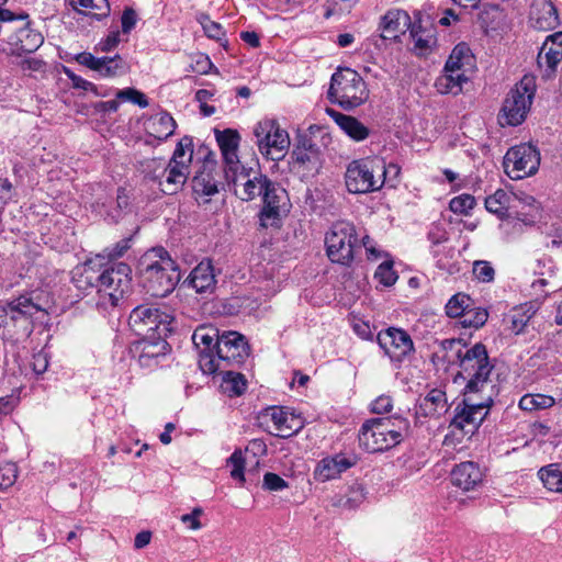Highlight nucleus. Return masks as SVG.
<instances>
[{
    "mask_svg": "<svg viewBox=\"0 0 562 562\" xmlns=\"http://www.w3.org/2000/svg\"><path fill=\"white\" fill-rule=\"evenodd\" d=\"M198 21L207 37L216 41H221L223 37H225V31L223 26L220 23L212 21L209 15L201 14L198 18Z\"/></svg>",
    "mask_w": 562,
    "mask_h": 562,
    "instance_id": "obj_50",
    "label": "nucleus"
},
{
    "mask_svg": "<svg viewBox=\"0 0 562 562\" xmlns=\"http://www.w3.org/2000/svg\"><path fill=\"white\" fill-rule=\"evenodd\" d=\"M396 178L400 173L397 165H385L382 158H363L351 161L345 173L346 187L350 193L364 194L379 191L385 182H392L389 175Z\"/></svg>",
    "mask_w": 562,
    "mask_h": 562,
    "instance_id": "obj_3",
    "label": "nucleus"
},
{
    "mask_svg": "<svg viewBox=\"0 0 562 562\" xmlns=\"http://www.w3.org/2000/svg\"><path fill=\"white\" fill-rule=\"evenodd\" d=\"M441 347L445 350L443 358L449 363H454L458 361V351L465 350L467 346L462 342L461 339H445L441 342Z\"/></svg>",
    "mask_w": 562,
    "mask_h": 562,
    "instance_id": "obj_54",
    "label": "nucleus"
},
{
    "mask_svg": "<svg viewBox=\"0 0 562 562\" xmlns=\"http://www.w3.org/2000/svg\"><path fill=\"white\" fill-rule=\"evenodd\" d=\"M555 404L554 397L546 394H525L520 397L518 406L525 412H537L552 407Z\"/></svg>",
    "mask_w": 562,
    "mask_h": 562,
    "instance_id": "obj_40",
    "label": "nucleus"
},
{
    "mask_svg": "<svg viewBox=\"0 0 562 562\" xmlns=\"http://www.w3.org/2000/svg\"><path fill=\"white\" fill-rule=\"evenodd\" d=\"M171 316L154 304H140L128 317L131 329L138 336L155 338L170 331Z\"/></svg>",
    "mask_w": 562,
    "mask_h": 562,
    "instance_id": "obj_11",
    "label": "nucleus"
},
{
    "mask_svg": "<svg viewBox=\"0 0 562 562\" xmlns=\"http://www.w3.org/2000/svg\"><path fill=\"white\" fill-rule=\"evenodd\" d=\"M130 248V239H122L116 243L112 248H106L104 251L106 257L115 259L122 257L125 251Z\"/></svg>",
    "mask_w": 562,
    "mask_h": 562,
    "instance_id": "obj_64",
    "label": "nucleus"
},
{
    "mask_svg": "<svg viewBox=\"0 0 562 562\" xmlns=\"http://www.w3.org/2000/svg\"><path fill=\"white\" fill-rule=\"evenodd\" d=\"M222 374L221 390L229 397L240 396L247 389L244 374L231 370H218Z\"/></svg>",
    "mask_w": 562,
    "mask_h": 562,
    "instance_id": "obj_38",
    "label": "nucleus"
},
{
    "mask_svg": "<svg viewBox=\"0 0 562 562\" xmlns=\"http://www.w3.org/2000/svg\"><path fill=\"white\" fill-rule=\"evenodd\" d=\"M203 514L202 508L195 507L190 514L181 516V521L187 524L190 529L198 530L202 527L199 517Z\"/></svg>",
    "mask_w": 562,
    "mask_h": 562,
    "instance_id": "obj_62",
    "label": "nucleus"
},
{
    "mask_svg": "<svg viewBox=\"0 0 562 562\" xmlns=\"http://www.w3.org/2000/svg\"><path fill=\"white\" fill-rule=\"evenodd\" d=\"M413 26L411 16L403 10H391L383 15L381 27L383 38H397L398 34H404L406 30Z\"/></svg>",
    "mask_w": 562,
    "mask_h": 562,
    "instance_id": "obj_28",
    "label": "nucleus"
},
{
    "mask_svg": "<svg viewBox=\"0 0 562 562\" xmlns=\"http://www.w3.org/2000/svg\"><path fill=\"white\" fill-rule=\"evenodd\" d=\"M541 15L536 19V26L539 29H553L559 23L558 11L552 2H542Z\"/></svg>",
    "mask_w": 562,
    "mask_h": 562,
    "instance_id": "obj_48",
    "label": "nucleus"
},
{
    "mask_svg": "<svg viewBox=\"0 0 562 562\" xmlns=\"http://www.w3.org/2000/svg\"><path fill=\"white\" fill-rule=\"evenodd\" d=\"M296 164L305 166L308 171H318L321 168V151L316 144L303 139L292 153Z\"/></svg>",
    "mask_w": 562,
    "mask_h": 562,
    "instance_id": "obj_33",
    "label": "nucleus"
},
{
    "mask_svg": "<svg viewBox=\"0 0 562 562\" xmlns=\"http://www.w3.org/2000/svg\"><path fill=\"white\" fill-rule=\"evenodd\" d=\"M192 153V139L190 137H183L177 144L172 158L169 161L175 164H180V161H182L184 165L190 166Z\"/></svg>",
    "mask_w": 562,
    "mask_h": 562,
    "instance_id": "obj_49",
    "label": "nucleus"
},
{
    "mask_svg": "<svg viewBox=\"0 0 562 562\" xmlns=\"http://www.w3.org/2000/svg\"><path fill=\"white\" fill-rule=\"evenodd\" d=\"M3 36L13 55L33 53L44 42L42 34L30 26L26 13L15 14L12 12L11 19L3 24Z\"/></svg>",
    "mask_w": 562,
    "mask_h": 562,
    "instance_id": "obj_6",
    "label": "nucleus"
},
{
    "mask_svg": "<svg viewBox=\"0 0 562 562\" xmlns=\"http://www.w3.org/2000/svg\"><path fill=\"white\" fill-rule=\"evenodd\" d=\"M148 130L155 138L164 140L173 134L176 122L169 113L161 112L149 119Z\"/></svg>",
    "mask_w": 562,
    "mask_h": 562,
    "instance_id": "obj_37",
    "label": "nucleus"
},
{
    "mask_svg": "<svg viewBox=\"0 0 562 562\" xmlns=\"http://www.w3.org/2000/svg\"><path fill=\"white\" fill-rule=\"evenodd\" d=\"M538 476L543 486L551 492H562V471L558 464L542 467L538 471Z\"/></svg>",
    "mask_w": 562,
    "mask_h": 562,
    "instance_id": "obj_41",
    "label": "nucleus"
},
{
    "mask_svg": "<svg viewBox=\"0 0 562 562\" xmlns=\"http://www.w3.org/2000/svg\"><path fill=\"white\" fill-rule=\"evenodd\" d=\"M488 318V313L482 307H469V311L460 319V324L465 328H480Z\"/></svg>",
    "mask_w": 562,
    "mask_h": 562,
    "instance_id": "obj_47",
    "label": "nucleus"
},
{
    "mask_svg": "<svg viewBox=\"0 0 562 562\" xmlns=\"http://www.w3.org/2000/svg\"><path fill=\"white\" fill-rule=\"evenodd\" d=\"M215 136L225 162L224 171L239 169L237 149L240 137L238 132L231 128L224 131L216 130Z\"/></svg>",
    "mask_w": 562,
    "mask_h": 562,
    "instance_id": "obj_24",
    "label": "nucleus"
},
{
    "mask_svg": "<svg viewBox=\"0 0 562 562\" xmlns=\"http://www.w3.org/2000/svg\"><path fill=\"white\" fill-rule=\"evenodd\" d=\"M449 205L453 213L468 214L475 206V199L470 194H461L453 198Z\"/></svg>",
    "mask_w": 562,
    "mask_h": 562,
    "instance_id": "obj_53",
    "label": "nucleus"
},
{
    "mask_svg": "<svg viewBox=\"0 0 562 562\" xmlns=\"http://www.w3.org/2000/svg\"><path fill=\"white\" fill-rule=\"evenodd\" d=\"M374 278L379 281V283L384 286L393 285L397 280V274L393 269L392 261L382 262L375 270Z\"/></svg>",
    "mask_w": 562,
    "mask_h": 562,
    "instance_id": "obj_51",
    "label": "nucleus"
},
{
    "mask_svg": "<svg viewBox=\"0 0 562 562\" xmlns=\"http://www.w3.org/2000/svg\"><path fill=\"white\" fill-rule=\"evenodd\" d=\"M327 113L344 133L355 142H363L367 139L371 131L357 117L327 109Z\"/></svg>",
    "mask_w": 562,
    "mask_h": 562,
    "instance_id": "obj_27",
    "label": "nucleus"
},
{
    "mask_svg": "<svg viewBox=\"0 0 562 562\" xmlns=\"http://www.w3.org/2000/svg\"><path fill=\"white\" fill-rule=\"evenodd\" d=\"M78 14L76 21L88 23L100 21L110 14L111 8L109 0H65Z\"/></svg>",
    "mask_w": 562,
    "mask_h": 562,
    "instance_id": "obj_21",
    "label": "nucleus"
},
{
    "mask_svg": "<svg viewBox=\"0 0 562 562\" xmlns=\"http://www.w3.org/2000/svg\"><path fill=\"white\" fill-rule=\"evenodd\" d=\"M190 284L198 293H212L216 285L210 260L201 261L190 273Z\"/></svg>",
    "mask_w": 562,
    "mask_h": 562,
    "instance_id": "obj_30",
    "label": "nucleus"
},
{
    "mask_svg": "<svg viewBox=\"0 0 562 562\" xmlns=\"http://www.w3.org/2000/svg\"><path fill=\"white\" fill-rule=\"evenodd\" d=\"M535 93V78L532 76H524L504 100L502 113L507 125L517 126L525 121L532 104Z\"/></svg>",
    "mask_w": 562,
    "mask_h": 562,
    "instance_id": "obj_10",
    "label": "nucleus"
},
{
    "mask_svg": "<svg viewBox=\"0 0 562 562\" xmlns=\"http://www.w3.org/2000/svg\"><path fill=\"white\" fill-rule=\"evenodd\" d=\"M18 477V469L14 463L0 465V490H7L14 484Z\"/></svg>",
    "mask_w": 562,
    "mask_h": 562,
    "instance_id": "obj_56",
    "label": "nucleus"
},
{
    "mask_svg": "<svg viewBox=\"0 0 562 562\" xmlns=\"http://www.w3.org/2000/svg\"><path fill=\"white\" fill-rule=\"evenodd\" d=\"M137 268L143 286L151 296H167L180 281V271L176 262L161 247L145 252Z\"/></svg>",
    "mask_w": 562,
    "mask_h": 562,
    "instance_id": "obj_1",
    "label": "nucleus"
},
{
    "mask_svg": "<svg viewBox=\"0 0 562 562\" xmlns=\"http://www.w3.org/2000/svg\"><path fill=\"white\" fill-rule=\"evenodd\" d=\"M16 312L24 316H33L35 312L43 311V308L33 301L29 295H20L19 297L10 301L7 304V310Z\"/></svg>",
    "mask_w": 562,
    "mask_h": 562,
    "instance_id": "obj_45",
    "label": "nucleus"
},
{
    "mask_svg": "<svg viewBox=\"0 0 562 562\" xmlns=\"http://www.w3.org/2000/svg\"><path fill=\"white\" fill-rule=\"evenodd\" d=\"M370 407L373 414H386L393 408V400L389 395H380L371 403Z\"/></svg>",
    "mask_w": 562,
    "mask_h": 562,
    "instance_id": "obj_60",
    "label": "nucleus"
},
{
    "mask_svg": "<svg viewBox=\"0 0 562 562\" xmlns=\"http://www.w3.org/2000/svg\"><path fill=\"white\" fill-rule=\"evenodd\" d=\"M189 169L190 166L184 165L182 161L180 164L166 162V179L159 181L160 190L165 194L177 193L186 183L190 172Z\"/></svg>",
    "mask_w": 562,
    "mask_h": 562,
    "instance_id": "obj_29",
    "label": "nucleus"
},
{
    "mask_svg": "<svg viewBox=\"0 0 562 562\" xmlns=\"http://www.w3.org/2000/svg\"><path fill=\"white\" fill-rule=\"evenodd\" d=\"M221 334L211 326H200L192 335V342L199 350V366L206 374L216 373L218 364L215 357V342Z\"/></svg>",
    "mask_w": 562,
    "mask_h": 562,
    "instance_id": "obj_17",
    "label": "nucleus"
},
{
    "mask_svg": "<svg viewBox=\"0 0 562 562\" xmlns=\"http://www.w3.org/2000/svg\"><path fill=\"white\" fill-rule=\"evenodd\" d=\"M122 33L119 30H112L105 38L101 40L97 48L101 52L113 50L122 41Z\"/></svg>",
    "mask_w": 562,
    "mask_h": 562,
    "instance_id": "obj_59",
    "label": "nucleus"
},
{
    "mask_svg": "<svg viewBox=\"0 0 562 562\" xmlns=\"http://www.w3.org/2000/svg\"><path fill=\"white\" fill-rule=\"evenodd\" d=\"M472 60V55L470 54V49L465 44H458L450 54L445 66L449 69L464 71L465 66H470Z\"/></svg>",
    "mask_w": 562,
    "mask_h": 562,
    "instance_id": "obj_43",
    "label": "nucleus"
},
{
    "mask_svg": "<svg viewBox=\"0 0 562 562\" xmlns=\"http://www.w3.org/2000/svg\"><path fill=\"white\" fill-rule=\"evenodd\" d=\"M131 268L124 262H117L106 268L95 278L97 291L102 300V304L110 303L117 305L119 301L131 290Z\"/></svg>",
    "mask_w": 562,
    "mask_h": 562,
    "instance_id": "obj_9",
    "label": "nucleus"
},
{
    "mask_svg": "<svg viewBox=\"0 0 562 562\" xmlns=\"http://www.w3.org/2000/svg\"><path fill=\"white\" fill-rule=\"evenodd\" d=\"M227 463L233 467L231 476L238 480L241 484L245 482L244 465L245 459L240 450H236L228 458Z\"/></svg>",
    "mask_w": 562,
    "mask_h": 562,
    "instance_id": "obj_55",
    "label": "nucleus"
},
{
    "mask_svg": "<svg viewBox=\"0 0 562 562\" xmlns=\"http://www.w3.org/2000/svg\"><path fill=\"white\" fill-rule=\"evenodd\" d=\"M355 461L345 454L338 453L322 459L315 470L314 479L319 482H327L337 479L342 472L355 465Z\"/></svg>",
    "mask_w": 562,
    "mask_h": 562,
    "instance_id": "obj_20",
    "label": "nucleus"
},
{
    "mask_svg": "<svg viewBox=\"0 0 562 562\" xmlns=\"http://www.w3.org/2000/svg\"><path fill=\"white\" fill-rule=\"evenodd\" d=\"M262 487L267 491L278 492L288 488L289 484L280 475L272 472H267L263 475Z\"/></svg>",
    "mask_w": 562,
    "mask_h": 562,
    "instance_id": "obj_58",
    "label": "nucleus"
},
{
    "mask_svg": "<svg viewBox=\"0 0 562 562\" xmlns=\"http://www.w3.org/2000/svg\"><path fill=\"white\" fill-rule=\"evenodd\" d=\"M473 274L481 282H492L495 270L488 261L477 260L473 263Z\"/></svg>",
    "mask_w": 562,
    "mask_h": 562,
    "instance_id": "obj_57",
    "label": "nucleus"
},
{
    "mask_svg": "<svg viewBox=\"0 0 562 562\" xmlns=\"http://www.w3.org/2000/svg\"><path fill=\"white\" fill-rule=\"evenodd\" d=\"M116 98L119 100L130 101L134 104H137L142 109L147 108L149 104L146 95L134 88L117 90Z\"/></svg>",
    "mask_w": 562,
    "mask_h": 562,
    "instance_id": "obj_52",
    "label": "nucleus"
},
{
    "mask_svg": "<svg viewBox=\"0 0 562 562\" xmlns=\"http://www.w3.org/2000/svg\"><path fill=\"white\" fill-rule=\"evenodd\" d=\"M513 199V206L518 207L521 206V209L528 207V212L519 211L517 212V220L522 222L526 225H533L536 221L540 217V203L537 202V200L524 192V191H517L512 193Z\"/></svg>",
    "mask_w": 562,
    "mask_h": 562,
    "instance_id": "obj_32",
    "label": "nucleus"
},
{
    "mask_svg": "<svg viewBox=\"0 0 562 562\" xmlns=\"http://www.w3.org/2000/svg\"><path fill=\"white\" fill-rule=\"evenodd\" d=\"M376 340L391 361L402 362L415 351L411 336L401 328L389 327L381 330Z\"/></svg>",
    "mask_w": 562,
    "mask_h": 562,
    "instance_id": "obj_18",
    "label": "nucleus"
},
{
    "mask_svg": "<svg viewBox=\"0 0 562 562\" xmlns=\"http://www.w3.org/2000/svg\"><path fill=\"white\" fill-rule=\"evenodd\" d=\"M327 97L331 103L344 110H353L369 98V90L362 77L351 68H338L330 79Z\"/></svg>",
    "mask_w": 562,
    "mask_h": 562,
    "instance_id": "obj_5",
    "label": "nucleus"
},
{
    "mask_svg": "<svg viewBox=\"0 0 562 562\" xmlns=\"http://www.w3.org/2000/svg\"><path fill=\"white\" fill-rule=\"evenodd\" d=\"M483 392L463 391L462 404L456 407V414L451 420V426L463 430L465 434L473 432L488 414L494 396L485 400Z\"/></svg>",
    "mask_w": 562,
    "mask_h": 562,
    "instance_id": "obj_8",
    "label": "nucleus"
},
{
    "mask_svg": "<svg viewBox=\"0 0 562 562\" xmlns=\"http://www.w3.org/2000/svg\"><path fill=\"white\" fill-rule=\"evenodd\" d=\"M469 78L464 71H459L447 68L445 66L443 74L436 80V88L440 93H451L453 95L462 92L463 85L467 83Z\"/></svg>",
    "mask_w": 562,
    "mask_h": 562,
    "instance_id": "obj_36",
    "label": "nucleus"
},
{
    "mask_svg": "<svg viewBox=\"0 0 562 562\" xmlns=\"http://www.w3.org/2000/svg\"><path fill=\"white\" fill-rule=\"evenodd\" d=\"M473 305V300L470 297V295L459 292L454 295H452L449 301L447 302L445 310L447 316L450 318H457L464 315L465 312L469 311V307Z\"/></svg>",
    "mask_w": 562,
    "mask_h": 562,
    "instance_id": "obj_42",
    "label": "nucleus"
},
{
    "mask_svg": "<svg viewBox=\"0 0 562 562\" xmlns=\"http://www.w3.org/2000/svg\"><path fill=\"white\" fill-rule=\"evenodd\" d=\"M262 207L259 212V223L263 228L278 227L282 214L288 212L289 195L279 183L270 180L261 194Z\"/></svg>",
    "mask_w": 562,
    "mask_h": 562,
    "instance_id": "obj_14",
    "label": "nucleus"
},
{
    "mask_svg": "<svg viewBox=\"0 0 562 562\" xmlns=\"http://www.w3.org/2000/svg\"><path fill=\"white\" fill-rule=\"evenodd\" d=\"M256 144L262 156L273 161L281 160L290 147V137L274 120H263L254 128Z\"/></svg>",
    "mask_w": 562,
    "mask_h": 562,
    "instance_id": "obj_12",
    "label": "nucleus"
},
{
    "mask_svg": "<svg viewBox=\"0 0 562 562\" xmlns=\"http://www.w3.org/2000/svg\"><path fill=\"white\" fill-rule=\"evenodd\" d=\"M510 202L512 196L505 190L498 189L494 194L485 199V207L488 212L503 216L505 215Z\"/></svg>",
    "mask_w": 562,
    "mask_h": 562,
    "instance_id": "obj_44",
    "label": "nucleus"
},
{
    "mask_svg": "<svg viewBox=\"0 0 562 562\" xmlns=\"http://www.w3.org/2000/svg\"><path fill=\"white\" fill-rule=\"evenodd\" d=\"M325 245L328 258L336 263L348 266L355 257L358 244V234L352 223L340 221L333 224L326 234Z\"/></svg>",
    "mask_w": 562,
    "mask_h": 562,
    "instance_id": "obj_7",
    "label": "nucleus"
},
{
    "mask_svg": "<svg viewBox=\"0 0 562 562\" xmlns=\"http://www.w3.org/2000/svg\"><path fill=\"white\" fill-rule=\"evenodd\" d=\"M167 347L168 344L164 336L145 337L136 346V349L139 350L138 363L144 368L157 366L159 358L165 357Z\"/></svg>",
    "mask_w": 562,
    "mask_h": 562,
    "instance_id": "obj_25",
    "label": "nucleus"
},
{
    "mask_svg": "<svg viewBox=\"0 0 562 562\" xmlns=\"http://www.w3.org/2000/svg\"><path fill=\"white\" fill-rule=\"evenodd\" d=\"M483 481L479 465L473 461H465L456 465L451 472V482L463 491H471Z\"/></svg>",
    "mask_w": 562,
    "mask_h": 562,
    "instance_id": "obj_26",
    "label": "nucleus"
},
{
    "mask_svg": "<svg viewBox=\"0 0 562 562\" xmlns=\"http://www.w3.org/2000/svg\"><path fill=\"white\" fill-rule=\"evenodd\" d=\"M408 430L409 422L401 416L370 418L359 430V445L367 452H382L401 443Z\"/></svg>",
    "mask_w": 562,
    "mask_h": 562,
    "instance_id": "obj_2",
    "label": "nucleus"
},
{
    "mask_svg": "<svg viewBox=\"0 0 562 562\" xmlns=\"http://www.w3.org/2000/svg\"><path fill=\"white\" fill-rule=\"evenodd\" d=\"M215 167L205 162L202 170L196 172L192 179V188L196 194L211 196L218 192V180L214 176Z\"/></svg>",
    "mask_w": 562,
    "mask_h": 562,
    "instance_id": "obj_34",
    "label": "nucleus"
},
{
    "mask_svg": "<svg viewBox=\"0 0 562 562\" xmlns=\"http://www.w3.org/2000/svg\"><path fill=\"white\" fill-rule=\"evenodd\" d=\"M537 311L538 306L533 302L514 307L505 318L508 329L515 335L521 334Z\"/></svg>",
    "mask_w": 562,
    "mask_h": 562,
    "instance_id": "obj_35",
    "label": "nucleus"
},
{
    "mask_svg": "<svg viewBox=\"0 0 562 562\" xmlns=\"http://www.w3.org/2000/svg\"><path fill=\"white\" fill-rule=\"evenodd\" d=\"M225 170V179L228 184L234 186V193L241 201H252L257 196H261L267 184L271 179L261 172H254L251 177L249 172H246L243 168Z\"/></svg>",
    "mask_w": 562,
    "mask_h": 562,
    "instance_id": "obj_16",
    "label": "nucleus"
},
{
    "mask_svg": "<svg viewBox=\"0 0 562 562\" xmlns=\"http://www.w3.org/2000/svg\"><path fill=\"white\" fill-rule=\"evenodd\" d=\"M266 416L270 417L277 436L281 438H289L297 434L304 426V422L300 416L281 407H271Z\"/></svg>",
    "mask_w": 562,
    "mask_h": 562,
    "instance_id": "obj_22",
    "label": "nucleus"
},
{
    "mask_svg": "<svg viewBox=\"0 0 562 562\" xmlns=\"http://www.w3.org/2000/svg\"><path fill=\"white\" fill-rule=\"evenodd\" d=\"M458 362L460 371L458 376L467 380L464 390L483 392L485 400L496 395L495 384L490 379L493 364L490 362L486 347L482 342L475 344L471 348L458 351Z\"/></svg>",
    "mask_w": 562,
    "mask_h": 562,
    "instance_id": "obj_4",
    "label": "nucleus"
},
{
    "mask_svg": "<svg viewBox=\"0 0 562 562\" xmlns=\"http://www.w3.org/2000/svg\"><path fill=\"white\" fill-rule=\"evenodd\" d=\"M249 355L245 337L237 331H223L215 342V357L218 370L228 366L240 364Z\"/></svg>",
    "mask_w": 562,
    "mask_h": 562,
    "instance_id": "obj_15",
    "label": "nucleus"
},
{
    "mask_svg": "<svg viewBox=\"0 0 562 562\" xmlns=\"http://www.w3.org/2000/svg\"><path fill=\"white\" fill-rule=\"evenodd\" d=\"M32 368L36 374H43L48 368L47 355L43 351L35 353L33 356Z\"/></svg>",
    "mask_w": 562,
    "mask_h": 562,
    "instance_id": "obj_63",
    "label": "nucleus"
},
{
    "mask_svg": "<svg viewBox=\"0 0 562 562\" xmlns=\"http://www.w3.org/2000/svg\"><path fill=\"white\" fill-rule=\"evenodd\" d=\"M411 35L415 42V49L418 50L420 55L426 54L436 43L434 30L424 26L422 20L413 23Z\"/></svg>",
    "mask_w": 562,
    "mask_h": 562,
    "instance_id": "obj_39",
    "label": "nucleus"
},
{
    "mask_svg": "<svg viewBox=\"0 0 562 562\" xmlns=\"http://www.w3.org/2000/svg\"><path fill=\"white\" fill-rule=\"evenodd\" d=\"M77 60L80 65L97 71L102 77H116L126 74L128 67L126 61L120 56L95 57L90 53H81Z\"/></svg>",
    "mask_w": 562,
    "mask_h": 562,
    "instance_id": "obj_19",
    "label": "nucleus"
},
{
    "mask_svg": "<svg viewBox=\"0 0 562 562\" xmlns=\"http://www.w3.org/2000/svg\"><path fill=\"white\" fill-rule=\"evenodd\" d=\"M448 411L446 393L439 389H432L419 403L417 415L439 418Z\"/></svg>",
    "mask_w": 562,
    "mask_h": 562,
    "instance_id": "obj_31",
    "label": "nucleus"
},
{
    "mask_svg": "<svg viewBox=\"0 0 562 562\" xmlns=\"http://www.w3.org/2000/svg\"><path fill=\"white\" fill-rule=\"evenodd\" d=\"M562 59V32H557L549 35L542 44L538 57L537 64L540 68L543 65L547 66L546 76H551L554 72L558 64Z\"/></svg>",
    "mask_w": 562,
    "mask_h": 562,
    "instance_id": "obj_23",
    "label": "nucleus"
},
{
    "mask_svg": "<svg viewBox=\"0 0 562 562\" xmlns=\"http://www.w3.org/2000/svg\"><path fill=\"white\" fill-rule=\"evenodd\" d=\"M137 16L136 12L133 9H125L121 16V25L122 31H120L123 35H127L136 25Z\"/></svg>",
    "mask_w": 562,
    "mask_h": 562,
    "instance_id": "obj_61",
    "label": "nucleus"
},
{
    "mask_svg": "<svg viewBox=\"0 0 562 562\" xmlns=\"http://www.w3.org/2000/svg\"><path fill=\"white\" fill-rule=\"evenodd\" d=\"M142 172L154 181H161L166 172V160L164 158H147L140 161Z\"/></svg>",
    "mask_w": 562,
    "mask_h": 562,
    "instance_id": "obj_46",
    "label": "nucleus"
},
{
    "mask_svg": "<svg viewBox=\"0 0 562 562\" xmlns=\"http://www.w3.org/2000/svg\"><path fill=\"white\" fill-rule=\"evenodd\" d=\"M540 153L530 144L512 147L504 157V169L513 180L524 179L537 172Z\"/></svg>",
    "mask_w": 562,
    "mask_h": 562,
    "instance_id": "obj_13",
    "label": "nucleus"
}]
</instances>
